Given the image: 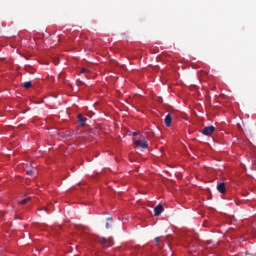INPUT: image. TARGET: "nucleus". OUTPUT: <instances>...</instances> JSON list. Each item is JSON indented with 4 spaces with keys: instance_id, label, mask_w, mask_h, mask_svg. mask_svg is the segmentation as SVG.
Listing matches in <instances>:
<instances>
[{
    "instance_id": "nucleus-1",
    "label": "nucleus",
    "mask_w": 256,
    "mask_h": 256,
    "mask_svg": "<svg viewBox=\"0 0 256 256\" xmlns=\"http://www.w3.org/2000/svg\"><path fill=\"white\" fill-rule=\"evenodd\" d=\"M98 243H100L101 245H104V247H113L114 242H113V238H105V237H101L98 238Z\"/></svg>"
},
{
    "instance_id": "nucleus-2",
    "label": "nucleus",
    "mask_w": 256,
    "mask_h": 256,
    "mask_svg": "<svg viewBox=\"0 0 256 256\" xmlns=\"http://www.w3.org/2000/svg\"><path fill=\"white\" fill-rule=\"evenodd\" d=\"M202 133L207 137H209V135H213V133H215V126L204 127V129L202 130Z\"/></svg>"
},
{
    "instance_id": "nucleus-3",
    "label": "nucleus",
    "mask_w": 256,
    "mask_h": 256,
    "mask_svg": "<svg viewBox=\"0 0 256 256\" xmlns=\"http://www.w3.org/2000/svg\"><path fill=\"white\" fill-rule=\"evenodd\" d=\"M217 191H219V193H221L222 195H225V193H227V188L225 187L224 182L217 183Z\"/></svg>"
},
{
    "instance_id": "nucleus-4",
    "label": "nucleus",
    "mask_w": 256,
    "mask_h": 256,
    "mask_svg": "<svg viewBox=\"0 0 256 256\" xmlns=\"http://www.w3.org/2000/svg\"><path fill=\"white\" fill-rule=\"evenodd\" d=\"M135 145H138L142 149H147V147H149V144L146 142V140H136Z\"/></svg>"
},
{
    "instance_id": "nucleus-5",
    "label": "nucleus",
    "mask_w": 256,
    "mask_h": 256,
    "mask_svg": "<svg viewBox=\"0 0 256 256\" xmlns=\"http://www.w3.org/2000/svg\"><path fill=\"white\" fill-rule=\"evenodd\" d=\"M161 213H163V206H162V204H158L154 208V215H155V217H159V215H161Z\"/></svg>"
},
{
    "instance_id": "nucleus-6",
    "label": "nucleus",
    "mask_w": 256,
    "mask_h": 256,
    "mask_svg": "<svg viewBox=\"0 0 256 256\" xmlns=\"http://www.w3.org/2000/svg\"><path fill=\"white\" fill-rule=\"evenodd\" d=\"M172 122H173V117H171V114H167L164 119V123H165L166 127H171Z\"/></svg>"
},
{
    "instance_id": "nucleus-7",
    "label": "nucleus",
    "mask_w": 256,
    "mask_h": 256,
    "mask_svg": "<svg viewBox=\"0 0 256 256\" xmlns=\"http://www.w3.org/2000/svg\"><path fill=\"white\" fill-rule=\"evenodd\" d=\"M78 123L81 127H85L87 119L83 118V114H78Z\"/></svg>"
},
{
    "instance_id": "nucleus-8",
    "label": "nucleus",
    "mask_w": 256,
    "mask_h": 256,
    "mask_svg": "<svg viewBox=\"0 0 256 256\" xmlns=\"http://www.w3.org/2000/svg\"><path fill=\"white\" fill-rule=\"evenodd\" d=\"M28 201H31V197L24 198L19 203H20V205H25Z\"/></svg>"
},
{
    "instance_id": "nucleus-9",
    "label": "nucleus",
    "mask_w": 256,
    "mask_h": 256,
    "mask_svg": "<svg viewBox=\"0 0 256 256\" xmlns=\"http://www.w3.org/2000/svg\"><path fill=\"white\" fill-rule=\"evenodd\" d=\"M31 85H32V83H31V81H29V82H25L23 84V87H24V89H30Z\"/></svg>"
},
{
    "instance_id": "nucleus-10",
    "label": "nucleus",
    "mask_w": 256,
    "mask_h": 256,
    "mask_svg": "<svg viewBox=\"0 0 256 256\" xmlns=\"http://www.w3.org/2000/svg\"><path fill=\"white\" fill-rule=\"evenodd\" d=\"M58 79H65V74L64 73H60L59 75H58Z\"/></svg>"
},
{
    "instance_id": "nucleus-11",
    "label": "nucleus",
    "mask_w": 256,
    "mask_h": 256,
    "mask_svg": "<svg viewBox=\"0 0 256 256\" xmlns=\"http://www.w3.org/2000/svg\"><path fill=\"white\" fill-rule=\"evenodd\" d=\"M90 71H89V69H87V68H82L81 69V73H89Z\"/></svg>"
},
{
    "instance_id": "nucleus-12",
    "label": "nucleus",
    "mask_w": 256,
    "mask_h": 256,
    "mask_svg": "<svg viewBox=\"0 0 256 256\" xmlns=\"http://www.w3.org/2000/svg\"><path fill=\"white\" fill-rule=\"evenodd\" d=\"M138 134H139V132H133L132 133L133 137H137Z\"/></svg>"
},
{
    "instance_id": "nucleus-13",
    "label": "nucleus",
    "mask_w": 256,
    "mask_h": 256,
    "mask_svg": "<svg viewBox=\"0 0 256 256\" xmlns=\"http://www.w3.org/2000/svg\"><path fill=\"white\" fill-rule=\"evenodd\" d=\"M27 175H33L32 170H28V171H27Z\"/></svg>"
},
{
    "instance_id": "nucleus-14",
    "label": "nucleus",
    "mask_w": 256,
    "mask_h": 256,
    "mask_svg": "<svg viewBox=\"0 0 256 256\" xmlns=\"http://www.w3.org/2000/svg\"><path fill=\"white\" fill-rule=\"evenodd\" d=\"M106 229H109V222L106 223Z\"/></svg>"
},
{
    "instance_id": "nucleus-15",
    "label": "nucleus",
    "mask_w": 256,
    "mask_h": 256,
    "mask_svg": "<svg viewBox=\"0 0 256 256\" xmlns=\"http://www.w3.org/2000/svg\"><path fill=\"white\" fill-rule=\"evenodd\" d=\"M107 220H108V221H113V218H112V217H110V218H108Z\"/></svg>"
},
{
    "instance_id": "nucleus-16",
    "label": "nucleus",
    "mask_w": 256,
    "mask_h": 256,
    "mask_svg": "<svg viewBox=\"0 0 256 256\" xmlns=\"http://www.w3.org/2000/svg\"><path fill=\"white\" fill-rule=\"evenodd\" d=\"M159 239H160V238H159V237H157V238H155V241H156V242H158V241H159Z\"/></svg>"
}]
</instances>
